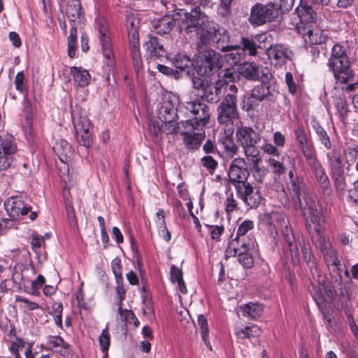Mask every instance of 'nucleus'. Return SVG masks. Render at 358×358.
I'll list each match as a JSON object with an SVG mask.
<instances>
[{
  "instance_id": "1",
  "label": "nucleus",
  "mask_w": 358,
  "mask_h": 358,
  "mask_svg": "<svg viewBox=\"0 0 358 358\" xmlns=\"http://www.w3.org/2000/svg\"><path fill=\"white\" fill-rule=\"evenodd\" d=\"M184 108L185 113H189L192 118L182 120V130L180 134L186 148L197 150L205 137L204 133L201 131L209 121V107L199 101H188Z\"/></svg>"
},
{
  "instance_id": "2",
  "label": "nucleus",
  "mask_w": 358,
  "mask_h": 358,
  "mask_svg": "<svg viewBox=\"0 0 358 358\" xmlns=\"http://www.w3.org/2000/svg\"><path fill=\"white\" fill-rule=\"evenodd\" d=\"M327 66L337 83H347L352 81L355 74L351 68V62L346 49L340 43H335L331 48Z\"/></svg>"
},
{
  "instance_id": "3",
  "label": "nucleus",
  "mask_w": 358,
  "mask_h": 358,
  "mask_svg": "<svg viewBox=\"0 0 358 358\" xmlns=\"http://www.w3.org/2000/svg\"><path fill=\"white\" fill-rule=\"evenodd\" d=\"M306 229L313 244L327 238L324 233V219L321 207L316 201L306 203L302 207Z\"/></svg>"
},
{
  "instance_id": "4",
  "label": "nucleus",
  "mask_w": 358,
  "mask_h": 358,
  "mask_svg": "<svg viewBox=\"0 0 358 358\" xmlns=\"http://www.w3.org/2000/svg\"><path fill=\"white\" fill-rule=\"evenodd\" d=\"M201 50L196 47L198 55L194 62L196 73L201 76H210L217 72L222 66V58L220 53L213 49Z\"/></svg>"
},
{
  "instance_id": "5",
  "label": "nucleus",
  "mask_w": 358,
  "mask_h": 358,
  "mask_svg": "<svg viewBox=\"0 0 358 358\" xmlns=\"http://www.w3.org/2000/svg\"><path fill=\"white\" fill-rule=\"evenodd\" d=\"M176 16H178L177 20H181L186 24L185 31L187 33L196 31L197 39L201 31L206 29L207 24L211 22L210 17L201 10L199 6L191 8L189 12L180 9L176 12Z\"/></svg>"
},
{
  "instance_id": "6",
  "label": "nucleus",
  "mask_w": 358,
  "mask_h": 358,
  "mask_svg": "<svg viewBox=\"0 0 358 358\" xmlns=\"http://www.w3.org/2000/svg\"><path fill=\"white\" fill-rule=\"evenodd\" d=\"M192 85L195 94L210 103H217L225 90V83L222 80L210 83L204 78L193 77Z\"/></svg>"
},
{
  "instance_id": "7",
  "label": "nucleus",
  "mask_w": 358,
  "mask_h": 358,
  "mask_svg": "<svg viewBox=\"0 0 358 358\" xmlns=\"http://www.w3.org/2000/svg\"><path fill=\"white\" fill-rule=\"evenodd\" d=\"M71 116L78 142L80 145L90 147L92 143V124L86 111L76 106L71 110Z\"/></svg>"
},
{
  "instance_id": "8",
  "label": "nucleus",
  "mask_w": 358,
  "mask_h": 358,
  "mask_svg": "<svg viewBox=\"0 0 358 358\" xmlns=\"http://www.w3.org/2000/svg\"><path fill=\"white\" fill-rule=\"evenodd\" d=\"M229 38V34L226 29L211 20L210 24H207L206 29L200 33L196 46L201 50V47H206L210 43H213L217 44V48L220 49V44L228 43Z\"/></svg>"
},
{
  "instance_id": "9",
  "label": "nucleus",
  "mask_w": 358,
  "mask_h": 358,
  "mask_svg": "<svg viewBox=\"0 0 358 358\" xmlns=\"http://www.w3.org/2000/svg\"><path fill=\"white\" fill-rule=\"evenodd\" d=\"M66 15L70 21L74 22V24L71 25L70 34L67 38L68 55L71 58H73L76 55L77 48V27L75 24V22L76 20L79 19L82 15L80 0H68Z\"/></svg>"
},
{
  "instance_id": "10",
  "label": "nucleus",
  "mask_w": 358,
  "mask_h": 358,
  "mask_svg": "<svg viewBox=\"0 0 358 358\" xmlns=\"http://www.w3.org/2000/svg\"><path fill=\"white\" fill-rule=\"evenodd\" d=\"M238 119L236 106V96L227 94L217 108V121L220 124L233 125Z\"/></svg>"
},
{
  "instance_id": "11",
  "label": "nucleus",
  "mask_w": 358,
  "mask_h": 358,
  "mask_svg": "<svg viewBox=\"0 0 358 358\" xmlns=\"http://www.w3.org/2000/svg\"><path fill=\"white\" fill-rule=\"evenodd\" d=\"M278 17V11L273 7L271 1L266 5L255 4L250 10V22L259 26L268 22L275 21Z\"/></svg>"
},
{
  "instance_id": "12",
  "label": "nucleus",
  "mask_w": 358,
  "mask_h": 358,
  "mask_svg": "<svg viewBox=\"0 0 358 358\" xmlns=\"http://www.w3.org/2000/svg\"><path fill=\"white\" fill-rule=\"evenodd\" d=\"M227 174L229 182L236 189L248 183L250 170L248 168L245 159L242 157L234 159L231 162Z\"/></svg>"
},
{
  "instance_id": "13",
  "label": "nucleus",
  "mask_w": 358,
  "mask_h": 358,
  "mask_svg": "<svg viewBox=\"0 0 358 358\" xmlns=\"http://www.w3.org/2000/svg\"><path fill=\"white\" fill-rule=\"evenodd\" d=\"M251 245L249 243L241 242V248L238 247L237 241H231L225 250V257L238 256V260L241 264L246 268H250L254 265V259L251 254L248 252Z\"/></svg>"
},
{
  "instance_id": "14",
  "label": "nucleus",
  "mask_w": 358,
  "mask_h": 358,
  "mask_svg": "<svg viewBox=\"0 0 358 358\" xmlns=\"http://www.w3.org/2000/svg\"><path fill=\"white\" fill-rule=\"evenodd\" d=\"M314 245L322 253L324 260L329 268L331 269V271H337L338 275H341L340 272L342 271V264L338 258L336 251L332 248L329 238H326Z\"/></svg>"
},
{
  "instance_id": "15",
  "label": "nucleus",
  "mask_w": 358,
  "mask_h": 358,
  "mask_svg": "<svg viewBox=\"0 0 358 358\" xmlns=\"http://www.w3.org/2000/svg\"><path fill=\"white\" fill-rule=\"evenodd\" d=\"M267 35L266 34H260L251 35L250 36H241L240 41V47L245 57L256 56L258 49L266 48V41Z\"/></svg>"
},
{
  "instance_id": "16",
  "label": "nucleus",
  "mask_w": 358,
  "mask_h": 358,
  "mask_svg": "<svg viewBox=\"0 0 358 358\" xmlns=\"http://www.w3.org/2000/svg\"><path fill=\"white\" fill-rule=\"evenodd\" d=\"M317 182L322 193L329 196L332 192L331 186L325 169L317 158L307 162Z\"/></svg>"
},
{
  "instance_id": "17",
  "label": "nucleus",
  "mask_w": 358,
  "mask_h": 358,
  "mask_svg": "<svg viewBox=\"0 0 358 358\" xmlns=\"http://www.w3.org/2000/svg\"><path fill=\"white\" fill-rule=\"evenodd\" d=\"M16 151L17 146L12 136H0V171H5L10 167Z\"/></svg>"
},
{
  "instance_id": "18",
  "label": "nucleus",
  "mask_w": 358,
  "mask_h": 358,
  "mask_svg": "<svg viewBox=\"0 0 358 358\" xmlns=\"http://www.w3.org/2000/svg\"><path fill=\"white\" fill-rule=\"evenodd\" d=\"M98 28L102 53L107 60L106 65L111 66L113 64L114 55L108 25L104 20H99L98 22Z\"/></svg>"
},
{
  "instance_id": "19",
  "label": "nucleus",
  "mask_w": 358,
  "mask_h": 358,
  "mask_svg": "<svg viewBox=\"0 0 358 358\" xmlns=\"http://www.w3.org/2000/svg\"><path fill=\"white\" fill-rule=\"evenodd\" d=\"M162 111L166 113L168 117L164 116L163 118L162 117H159L160 121L162 122V132H164L166 134H171L174 133L180 134V130H182V120L178 124H176L174 122L175 117H178L179 115L176 113V109L174 108V106L172 105L171 106V107L162 106L160 114H162Z\"/></svg>"
},
{
  "instance_id": "20",
  "label": "nucleus",
  "mask_w": 358,
  "mask_h": 358,
  "mask_svg": "<svg viewBox=\"0 0 358 358\" xmlns=\"http://www.w3.org/2000/svg\"><path fill=\"white\" fill-rule=\"evenodd\" d=\"M4 207L10 220L20 219L31 211V207L19 196L8 198L4 202Z\"/></svg>"
},
{
  "instance_id": "21",
  "label": "nucleus",
  "mask_w": 358,
  "mask_h": 358,
  "mask_svg": "<svg viewBox=\"0 0 358 358\" xmlns=\"http://www.w3.org/2000/svg\"><path fill=\"white\" fill-rule=\"evenodd\" d=\"M266 53L268 59L274 62L276 66H283L288 60H291L292 57V52L281 44L271 45L266 48Z\"/></svg>"
},
{
  "instance_id": "22",
  "label": "nucleus",
  "mask_w": 358,
  "mask_h": 358,
  "mask_svg": "<svg viewBox=\"0 0 358 358\" xmlns=\"http://www.w3.org/2000/svg\"><path fill=\"white\" fill-rule=\"evenodd\" d=\"M236 190L238 196L251 208H256L260 204L262 196L259 190H255L249 182L242 185Z\"/></svg>"
},
{
  "instance_id": "23",
  "label": "nucleus",
  "mask_w": 358,
  "mask_h": 358,
  "mask_svg": "<svg viewBox=\"0 0 358 358\" xmlns=\"http://www.w3.org/2000/svg\"><path fill=\"white\" fill-rule=\"evenodd\" d=\"M268 69L254 62H244L239 66V73L250 80H260L266 77Z\"/></svg>"
},
{
  "instance_id": "24",
  "label": "nucleus",
  "mask_w": 358,
  "mask_h": 358,
  "mask_svg": "<svg viewBox=\"0 0 358 358\" xmlns=\"http://www.w3.org/2000/svg\"><path fill=\"white\" fill-rule=\"evenodd\" d=\"M236 139L242 148L252 143H258L261 135L250 127L241 126L236 129Z\"/></svg>"
},
{
  "instance_id": "25",
  "label": "nucleus",
  "mask_w": 358,
  "mask_h": 358,
  "mask_svg": "<svg viewBox=\"0 0 358 358\" xmlns=\"http://www.w3.org/2000/svg\"><path fill=\"white\" fill-rule=\"evenodd\" d=\"M45 346L47 349L59 354L62 357L72 356L70 345L59 336H48L46 337Z\"/></svg>"
},
{
  "instance_id": "26",
  "label": "nucleus",
  "mask_w": 358,
  "mask_h": 358,
  "mask_svg": "<svg viewBox=\"0 0 358 358\" xmlns=\"http://www.w3.org/2000/svg\"><path fill=\"white\" fill-rule=\"evenodd\" d=\"M289 189L293 195L294 200L299 204L301 208L304 206L302 203V200L305 201V206H306V203H310V201H315L308 196L306 192V184L298 178H296L294 180L290 181Z\"/></svg>"
},
{
  "instance_id": "27",
  "label": "nucleus",
  "mask_w": 358,
  "mask_h": 358,
  "mask_svg": "<svg viewBox=\"0 0 358 358\" xmlns=\"http://www.w3.org/2000/svg\"><path fill=\"white\" fill-rule=\"evenodd\" d=\"M145 47L146 49L147 59H157L164 57L166 54L163 45L157 37L149 36L148 41L145 43Z\"/></svg>"
},
{
  "instance_id": "28",
  "label": "nucleus",
  "mask_w": 358,
  "mask_h": 358,
  "mask_svg": "<svg viewBox=\"0 0 358 358\" xmlns=\"http://www.w3.org/2000/svg\"><path fill=\"white\" fill-rule=\"evenodd\" d=\"M53 150L59 157L61 162L64 164V166H67L66 171L69 172L67 163L72 154L71 147L69 143L64 139H60L54 145ZM64 169H65V167H64Z\"/></svg>"
},
{
  "instance_id": "29",
  "label": "nucleus",
  "mask_w": 358,
  "mask_h": 358,
  "mask_svg": "<svg viewBox=\"0 0 358 358\" xmlns=\"http://www.w3.org/2000/svg\"><path fill=\"white\" fill-rule=\"evenodd\" d=\"M222 52H229L225 55L226 61L231 65H235L245 59V55L238 45H222Z\"/></svg>"
},
{
  "instance_id": "30",
  "label": "nucleus",
  "mask_w": 358,
  "mask_h": 358,
  "mask_svg": "<svg viewBox=\"0 0 358 358\" xmlns=\"http://www.w3.org/2000/svg\"><path fill=\"white\" fill-rule=\"evenodd\" d=\"M327 158L331 173L344 171L341 152L336 147L327 153Z\"/></svg>"
},
{
  "instance_id": "31",
  "label": "nucleus",
  "mask_w": 358,
  "mask_h": 358,
  "mask_svg": "<svg viewBox=\"0 0 358 358\" xmlns=\"http://www.w3.org/2000/svg\"><path fill=\"white\" fill-rule=\"evenodd\" d=\"M178 16L176 13L172 15H165L159 19L155 24L154 27L156 32L159 34H166L169 33L176 25V20Z\"/></svg>"
},
{
  "instance_id": "32",
  "label": "nucleus",
  "mask_w": 358,
  "mask_h": 358,
  "mask_svg": "<svg viewBox=\"0 0 358 358\" xmlns=\"http://www.w3.org/2000/svg\"><path fill=\"white\" fill-rule=\"evenodd\" d=\"M296 143L307 162L317 158L313 142L309 136Z\"/></svg>"
},
{
  "instance_id": "33",
  "label": "nucleus",
  "mask_w": 358,
  "mask_h": 358,
  "mask_svg": "<svg viewBox=\"0 0 358 358\" xmlns=\"http://www.w3.org/2000/svg\"><path fill=\"white\" fill-rule=\"evenodd\" d=\"M251 94L255 99L261 101L265 99L273 101L276 98V92L273 90H271L268 85L262 84L255 86L252 90Z\"/></svg>"
},
{
  "instance_id": "34",
  "label": "nucleus",
  "mask_w": 358,
  "mask_h": 358,
  "mask_svg": "<svg viewBox=\"0 0 358 358\" xmlns=\"http://www.w3.org/2000/svg\"><path fill=\"white\" fill-rule=\"evenodd\" d=\"M234 133V128L229 129V134H224L223 136H222L219 141L222 143L226 153L230 156L233 157L236 155L238 151V148L236 145L232 138V134Z\"/></svg>"
},
{
  "instance_id": "35",
  "label": "nucleus",
  "mask_w": 358,
  "mask_h": 358,
  "mask_svg": "<svg viewBox=\"0 0 358 358\" xmlns=\"http://www.w3.org/2000/svg\"><path fill=\"white\" fill-rule=\"evenodd\" d=\"M71 74L73 80L80 87H85L89 85L91 80V76L88 71L82 67L73 66L71 68Z\"/></svg>"
},
{
  "instance_id": "36",
  "label": "nucleus",
  "mask_w": 358,
  "mask_h": 358,
  "mask_svg": "<svg viewBox=\"0 0 358 358\" xmlns=\"http://www.w3.org/2000/svg\"><path fill=\"white\" fill-rule=\"evenodd\" d=\"M131 55L134 68L137 73L143 70V60L140 52L138 41H131Z\"/></svg>"
},
{
  "instance_id": "37",
  "label": "nucleus",
  "mask_w": 358,
  "mask_h": 358,
  "mask_svg": "<svg viewBox=\"0 0 358 358\" xmlns=\"http://www.w3.org/2000/svg\"><path fill=\"white\" fill-rule=\"evenodd\" d=\"M327 40V36L323 31L318 29H309L306 38V41L313 45L324 43Z\"/></svg>"
},
{
  "instance_id": "38",
  "label": "nucleus",
  "mask_w": 358,
  "mask_h": 358,
  "mask_svg": "<svg viewBox=\"0 0 358 358\" xmlns=\"http://www.w3.org/2000/svg\"><path fill=\"white\" fill-rule=\"evenodd\" d=\"M257 143H252L246 146L242 147L245 156L250 164L254 163H260L262 162V157L260 152L256 146Z\"/></svg>"
},
{
  "instance_id": "39",
  "label": "nucleus",
  "mask_w": 358,
  "mask_h": 358,
  "mask_svg": "<svg viewBox=\"0 0 358 358\" xmlns=\"http://www.w3.org/2000/svg\"><path fill=\"white\" fill-rule=\"evenodd\" d=\"M244 317L255 319L259 317L263 311L262 305L254 303H249L241 306Z\"/></svg>"
},
{
  "instance_id": "40",
  "label": "nucleus",
  "mask_w": 358,
  "mask_h": 358,
  "mask_svg": "<svg viewBox=\"0 0 358 358\" xmlns=\"http://www.w3.org/2000/svg\"><path fill=\"white\" fill-rule=\"evenodd\" d=\"M282 233L285 241L288 246L292 258H294V257L296 258L298 257V249L291 228L285 225Z\"/></svg>"
},
{
  "instance_id": "41",
  "label": "nucleus",
  "mask_w": 358,
  "mask_h": 358,
  "mask_svg": "<svg viewBox=\"0 0 358 358\" xmlns=\"http://www.w3.org/2000/svg\"><path fill=\"white\" fill-rule=\"evenodd\" d=\"M296 11L302 23L313 22L315 19L316 14L312 6L298 7Z\"/></svg>"
},
{
  "instance_id": "42",
  "label": "nucleus",
  "mask_w": 358,
  "mask_h": 358,
  "mask_svg": "<svg viewBox=\"0 0 358 358\" xmlns=\"http://www.w3.org/2000/svg\"><path fill=\"white\" fill-rule=\"evenodd\" d=\"M254 227L253 222L251 220L243 221L238 227L236 236L231 241H237L238 245L242 242L243 240L245 241V235L248 231L252 229Z\"/></svg>"
},
{
  "instance_id": "43",
  "label": "nucleus",
  "mask_w": 358,
  "mask_h": 358,
  "mask_svg": "<svg viewBox=\"0 0 358 358\" xmlns=\"http://www.w3.org/2000/svg\"><path fill=\"white\" fill-rule=\"evenodd\" d=\"M250 170L255 181L259 183L264 182V178L268 173L267 169L264 166H259V163L250 164Z\"/></svg>"
},
{
  "instance_id": "44",
  "label": "nucleus",
  "mask_w": 358,
  "mask_h": 358,
  "mask_svg": "<svg viewBox=\"0 0 358 358\" xmlns=\"http://www.w3.org/2000/svg\"><path fill=\"white\" fill-rule=\"evenodd\" d=\"M335 107L340 116L344 117L348 113V104L345 97L343 94H338L334 96Z\"/></svg>"
},
{
  "instance_id": "45",
  "label": "nucleus",
  "mask_w": 358,
  "mask_h": 358,
  "mask_svg": "<svg viewBox=\"0 0 358 358\" xmlns=\"http://www.w3.org/2000/svg\"><path fill=\"white\" fill-rule=\"evenodd\" d=\"M99 342L101 347V350L104 353L103 357H108V350L110 344V336L108 326L104 328L99 338Z\"/></svg>"
},
{
  "instance_id": "46",
  "label": "nucleus",
  "mask_w": 358,
  "mask_h": 358,
  "mask_svg": "<svg viewBox=\"0 0 358 358\" xmlns=\"http://www.w3.org/2000/svg\"><path fill=\"white\" fill-rule=\"evenodd\" d=\"M62 302H54L51 307L50 314L54 316V320L57 327L62 329Z\"/></svg>"
},
{
  "instance_id": "47",
  "label": "nucleus",
  "mask_w": 358,
  "mask_h": 358,
  "mask_svg": "<svg viewBox=\"0 0 358 358\" xmlns=\"http://www.w3.org/2000/svg\"><path fill=\"white\" fill-rule=\"evenodd\" d=\"M334 179V187L339 192H343L346 189V182L344 176V171L331 173Z\"/></svg>"
},
{
  "instance_id": "48",
  "label": "nucleus",
  "mask_w": 358,
  "mask_h": 358,
  "mask_svg": "<svg viewBox=\"0 0 358 358\" xmlns=\"http://www.w3.org/2000/svg\"><path fill=\"white\" fill-rule=\"evenodd\" d=\"M267 163L271 168L272 172L275 176H280L285 173V167L283 162H280L274 157H269Z\"/></svg>"
},
{
  "instance_id": "49",
  "label": "nucleus",
  "mask_w": 358,
  "mask_h": 358,
  "mask_svg": "<svg viewBox=\"0 0 358 358\" xmlns=\"http://www.w3.org/2000/svg\"><path fill=\"white\" fill-rule=\"evenodd\" d=\"M260 102V100L255 99L251 94H248L245 96L243 100V109L249 113L250 111L255 110L259 106Z\"/></svg>"
},
{
  "instance_id": "50",
  "label": "nucleus",
  "mask_w": 358,
  "mask_h": 358,
  "mask_svg": "<svg viewBox=\"0 0 358 358\" xmlns=\"http://www.w3.org/2000/svg\"><path fill=\"white\" fill-rule=\"evenodd\" d=\"M174 66L180 70H184L189 66L191 60L186 55L177 54L174 57Z\"/></svg>"
},
{
  "instance_id": "51",
  "label": "nucleus",
  "mask_w": 358,
  "mask_h": 358,
  "mask_svg": "<svg viewBox=\"0 0 358 358\" xmlns=\"http://www.w3.org/2000/svg\"><path fill=\"white\" fill-rule=\"evenodd\" d=\"M233 0H220L217 7V13L223 17H227L231 14V2Z\"/></svg>"
},
{
  "instance_id": "52",
  "label": "nucleus",
  "mask_w": 358,
  "mask_h": 358,
  "mask_svg": "<svg viewBox=\"0 0 358 358\" xmlns=\"http://www.w3.org/2000/svg\"><path fill=\"white\" fill-rule=\"evenodd\" d=\"M201 164L208 170L209 173L213 174L218 166L217 162L210 155L204 156L201 159Z\"/></svg>"
},
{
  "instance_id": "53",
  "label": "nucleus",
  "mask_w": 358,
  "mask_h": 358,
  "mask_svg": "<svg viewBox=\"0 0 358 358\" xmlns=\"http://www.w3.org/2000/svg\"><path fill=\"white\" fill-rule=\"evenodd\" d=\"M316 134L318 136L321 143L323 144L327 149H331V142L326 131L322 127H318L316 129Z\"/></svg>"
},
{
  "instance_id": "54",
  "label": "nucleus",
  "mask_w": 358,
  "mask_h": 358,
  "mask_svg": "<svg viewBox=\"0 0 358 358\" xmlns=\"http://www.w3.org/2000/svg\"><path fill=\"white\" fill-rule=\"evenodd\" d=\"M24 348V342L22 340L17 338L16 341L11 343L10 346V351L14 357L10 358H21L20 355V351H22Z\"/></svg>"
},
{
  "instance_id": "55",
  "label": "nucleus",
  "mask_w": 358,
  "mask_h": 358,
  "mask_svg": "<svg viewBox=\"0 0 358 358\" xmlns=\"http://www.w3.org/2000/svg\"><path fill=\"white\" fill-rule=\"evenodd\" d=\"M353 1L354 0H324V6L345 8L350 6Z\"/></svg>"
},
{
  "instance_id": "56",
  "label": "nucleus",
  "mask_w": 358,
  "mask_h": 358,
  "mask_svg": "<svg viewBox=\"0 0 358 358\" xmlns=\"http://www.w3.org/2000/svg\"><path fill=\"white\" fill-rule=\"evenodd\" d=\"M45 280L42 275H38L36 280L31 282V288L29 293L33 295L38 294V289L45 284Z\"/></svg>"
},
{
  "instance_id": "57",
  "label": "nucleus",
  "mask_w": 358,
  "mask_h": 358,
  "mask_svg": "<svg viewBox=\"0 0 358 358\" xmlns=\"http://www.w3.org/2000/svg\"><path fill=\"white\" fill-rule=\"evenodd\" d=\"M312 287L314 290L311 291V294L314 301L317 303V306H322V308H323L324 303H327L324 296L320 289H315L313 285H312Z\"/></svg>"
},
{
  "instance_id": "58",
  "label": "nucleus",
  "mask_w": 358,
  "mask_h": 358,
  "mask_svg": "<svg viewBox=\"0 0 358 358\" xmlns=\"http://www.w3.org/2000/svg\"><path fill=\"white\" fill-rule=\"evenodd\" d=\"M237 207V201L234 199L233 193L229 194L224 201V208L226 212L229 214L233 212Z\"/></svg>"
},
{
  "instance_id": "59",
  "label": "nucleus",
  "mask_w": 358,
  "mask_h": 358,
  "mask_svg": "<svg viewBox=\"0 0 358 358\" xmlns=\"http://www.w3.org/2000/svg\"><path fill=\"white\" fill-rule=\"evenodd\" d=\"M166 213L163 209H158L155 215V222L157 229H165L166 222H165Z\"/></svg>"
},
{
  "instance_id": "60",
  "label": "nucleus",
  "mask_w": 358,
  "mask_h": 358,
  "mask_svg": "<svg viewBox=\"0 0 358 358\" xmlns=\"http://www.w3.org/2000/svg\"><path fill=\"white\" fill-rule=\"evenodd\" d=\"M66 210L70 225L71 227L76 226L78 222L75 214V210L71 203H66Z\"/></svg>"
},
{
  "instance_id": "61",
  "label": "nucleus",
  "mask_w": 358,
  "mask_h": 358,
  "mask_svg": "<svg viewBox=\"0 0 358 358\" xmlns=\"http://www.w3.org/2000/svg\"><path fill=\"white\" fill-rule=\"evenodd\" d=\"M222 77L225 79L223 82L225 83V88L227 87V82H234L238 78V73L233 69H227L224 71Z\"/></svg>"
},
{
  "instance_id": "62",
  "label": "nucleus",
  "mask_w": 358,
  "mask_h": 358,
  "mask_svg": "<svg viewBox=\"0 0 358 358\" xmlns=\"http://www.w3.org/2000/svg\"><path fill=\"white\" fill-rule=\"evenodd\" d=\"M294 134L296 142L308 136V134L305 131V128L301 123H297L294 129Z\"/></svg>"
},
{
  "instance_id": "63",
  "label": "nucleus",
  "mask_w": 358,
  "mask_h": 358,
  "mask_svg": "<svg viewBox=\"0 0 358 358\" xmlns=\"http://www.w3.org/2000/svg\"><path fill=\"white\" fill-rule=\"evenodd\" d=\"M198 325L200 329L201 335L208 334L209 329L208 322L206 317L203 315H199L197 319Z\"/></svg>"
},
{
  "instance_id": "64",
  "label": "nucleus",
  "mask_w": 358,
  "mask_h": 358,
  "mask_svg": "<svg viewBox=\"0 0 358 358\" xmlns=\"http://www.w3.org/2000/svg\"><path fill=\"white\" fill-rule=\"evenodd\" d=\"M348 199L353 203L358 205V178L353 183V188L349 190Z\"/></svg>"
}]
</instances>
